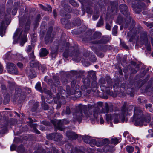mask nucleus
I'll return each mask as SVG.
<instances>
[{"mask_svg":"<svg viewBox=\"0 0 153 153\" xmlns=\"http://www.w3.org/2000/svg\"><path fill=\"white\" fill-rule=\"evenodd\" d=\"M133 120L134 121L136 126H141L143 125L144 121L149 122L150 121V118L147 117L146 118H145L142 111L139 108L136 107L134 108Z\"/></svg>","mask_w":153,"mask_h":153,"instance_id":"nucleus-1","label":"nucleus"},{"mask_svg":"<svg viewBox=\"0 0 153 153\" xmlns=\"http://www.w3.org/2000/svg\"><path fill=\"white\" fill-rule=\"evenodd\" d=\"M127 104L126 102H125L123 106L122 109V113L121 114L118 115L116 114L114 116L115 118L114 120V122L115 123H117L119 122V120L118 119L119 117L120 119H121L122 123H123L125 121L126 115L128 114L129 115H131L132 114V110L133 108V106L132 105H130L128 108H126V106Z\"/></svg>","mask_w":153,"mask_h":153,"instance_id":"nucleus-2","label":"nucleus"},{"mask_svg":"<svg viewBox=\"0 0 153 153\" xmlns=\"http://www.w3.org/2000/svg\"><path fill=\"white\" fill-rule=\"evenodd\" d=\"M106 81L107 83H106L105 79L102 78L100 79L99 82L101 84L100 88L101 91L103 92H105L107 94H109L110 90L112 88V81L110 77H108Z\"/></svg>","mask_w":153,"mask_h":153,"instance_id":"nucleus-3","label":"nucleus"},{"mask_svg":"<svg viewBox=\"0 0 153 153\" xmlns=\"http://www.w3.org/2000/svg\"><path fill=\"white\" fill-rule=\"evenodd\" d=\"M66 91L62 89L59 90V93L61 96L65 98L67 97L68 95H73L74 94L76 97H79L81 96V94L80 91H74V89H71L69 86H66Z\"/></svg>","mask_w":153,"mask_h":153,"instance_id":"nucleus-4","label":"nucleus"},{"mask_svg":"<svg viewBox=\"0 0 153 153\" xmlns=\"http://www.w3.org/2000/svg\"><path fill=\"white\" fill-rule=\"evenodd\" d=\"M86 108V106L85 105H79L76 107V110L75 111V112L73 113V118L75 120H80L83 116L82 110H85Z\"/></svg>","mask_w":153,"mask_h":153,"instance_id":"nucleus-5","label":"nucleus"},{"mask_svg":"<svg viewBox=\"0 0 153 153\" xmlns=\"http://www.w3.org/2000/svg\"><path fill=\"white\" fill-rule=\"evenodd\" d=\"M101 35V33L99 32H95L93 36L90 38L89 40L91 41V42L94 44H99L106 43L107 40L105 38H103L99 41H93L94 40L100 38Z\"/></svg>","mask_w":153,"mask_h":153,"instance_id":"nucleus-6","label":"nucleus"},{"mask_svg":"<svg viewBox=\"0 0 153 153\" xmlns=\"http://www.w3.org/2000/svg\"><path fill=\"white\" fill-rule=\"evenodd\" d=\"M135 0V4H133L132 7L135 12L136 13H139L142 10L145 8L146 6L144 3L142 2L143 0Z\"/></svg>","mask_w":153,"mask_h":153,"instance_id":"nucleus-7","label":"nucleus"},{"mask_svg":"<svg viewBox=\"0 0 153 153\" xmlns=\"http://www.w3.org/2000/svg\"><path fill=\"white\" fill-rule=\"evenodd\" d=\"M51 122L55 126L56 128L62 131H63L64 128L63 125L69 123V121L66 119H64L62 120L54 119L51 120Z\"/></svg>","mask_w":153,"mask_h":153,"instance_id":"nucleus-8","label":"nucleus"},{"mask_svg":"<svg viewBox=\"0 0 153 153\" xmlns=\"http://www.w3.org/2000/svg\"><path fill=\"white\" fill-rule=\"evenodd\" d=\"M140 41V43L142 45H145L148 51H150V44L148 41L147 33L146 32L143 31L141 32Z\"/></svg>","mask_w":153,"mask_h":153,"instance_id":"nucleus-9","label":"nucleus"},{"mask_svg":"<svg viewBox=\"0 0 153 153\" xmlns=\"http://www.w3.org/2000/svg\"><path fill=\"white\" fill-rule=\"evenodd\" d=\"M142 29V28L141 27L139 26L137 29L133 28L128 33L127 35L128 37H130L129 41L131 42L135 36L141 32Z\"/></svg>","mask_w":153,"mask_h":153,"instance_id":"nucleus-10","label":"nucleus"},{"mask_svg":"<svg viewBox=\"0 0 153 153\" xmlns=\"http://www.w3.org/2000/svg\"><path fill=\"white\" fill-rule=\"evenodd\" d=\"M91 79L87 76L83 80L84 85L82 86V90L88 94L90 93L91 90V88L90 87Z\"/></svg>","mask_w":153,"mask_h":153,"instance_id":"nucleus-11","label":"nucleus"},{"mask_svg":"<svg viewBox=\"0 0 153 153\" xmlns=\"http://www.w3.org/2000/svg\"><path fill=\"white\" fill-rule=\"evenodd\" d=\"M11 9L9 8L7 9L6 13L3 12L0 13V23H4L7 21L10 17V13Z\"/></svg>","mask_w":153,"mask_h":153,"instance_id":"nucleus-12","label":"nucleus"},{"mask_svg":"<svg viewBox=\"0 0 153 153\" xmlns=\"http://www.w3.org/2000/svg\"><path fill=\"white\" fill-rule=\"evenodd\" d=\"M6 66L7 69L9 73L15 74L18 73V72L16 65L13 63H7Z\"/></svg>","mask_w":153,"mask_h":153,"instance_id":"nucleus-13","label":"nucleus"},{"mask_svg":"<svg viewBox=\"0 0 153 153\" xmlns=\"http://www.w3.org/2000/svg\"><path fill=\"white\" fill-rule=\"evenodd\" d=\"M47 137L48 140H53L56 141H59L62 139V135L58 133H53L47 135Z\"/></svg>","mask_w":153,"mask_h":153,"instance_id":"nucleus-14","label":"nucleus"},{"mask_svg":"<svg viewBox=\"0 0 153 153\" xmlns=\"http://www.w3.org/2000/svg\"><path fill=\"white\" fill-rule=\"evenodd\" d=\"M53 28L52 27H51L48 29L47 34L45 36V42L47 44L49 42H51L53 41V38L54 36L53 35L51 34Z\"/></svg>","mask_w":153,"mask_h":153,"instance_id":"nucleus-15","label":"nucleus"},{"mask_svg":"<svg viewBox=\"0 0 153 153\" xmlns=\"http://www.w3.org/2000/svg\"><path fill=\"white\" fill-rule=\"evenodd\" d=\"M48 83L51 86H54L56 87L60 85L59 78L57 76H54L52 80L51 79H48Z\"/></svg>","mask_w":153,"mask_h":153,"instance_id":"nucleus-16","label":"nucleus"},{"mask_svg":"<svg viewBox=\"0 0 153 153\" xmlns=\"http://www.w3.org/2000/svg\"><path fill=\"white\" fill-rule=\"evenodd\" d=\"M66 135L69 139L71 140H75L78 137V136L77 134L74 132L71 131H67L66 133Z\"/></svg>","mask_w":153,"mask_h":153,"instance_id":"nucleus-17","label":"nucleus"},{"mask_svg":"<svg viewBox=\"0 0 153 153\" xmlns=\"http://www.w3.org/2000/svg\"><path fill=\"white\" fill-rule=\"evenodd\" d=\"M26 71L28 75L31 78H33L36 76V72L32 68H27Z\"/></svg>","mask_w":153,"mask_h":153,"instance_id":"nucleus-18","label":"nucleus"},{"mask_svg":"<svg viewBox=\"0 0 153 153\" xmlns=\"http://www.w3.org/2000/svg\"><path fill=\"white\" fill-rule=\"evenodd\" d=\"M32 104H33V105L31 109V111H36L39 105V102H34L33 101L31 100L29 102V105H31Z\"/></svg>","mask_w":153,"mask_h":153,"instance_id":"nucleus-19","label":"nucleus"},{"mask_svg":"<svg viewBox=\"0 0 153 153\" xmlns=\"http://www.w3.org/2000/svg\"><path fill=\"white\" fill-rule=\"evenodd\" d=\"M120 12L123 14H128V13H127L128 8L126 5L125 4H122L120 6Z\"/></svg>","mask_w":153,"mask_h":153,"instance_id":"nucleus-20","label":"nucleus"},{"mask_svg":"<svg viewBox=\"0 0 153 153\" xmlns=\"http://www.w3.org/2000/svg\"><path fill=\"white\" fill-rule=\"evenodd\" d=\"M88 75L87 76L92 80H96L95 72L93 70H91L88 72Z\"/></svg>","mask_w":153,"mask_h":153,"instance_id":"nucleus-21","label":"nucleus"},{"mask_svg":"<svg viewBox=\"0 0 153 153\" xmlns=\"http://www.w3.org/2000/svg\"><path fill=\"white\" fill-rule=\"evenodd\" d=\"M30 65L33 68L39 67L40 65L39 62L36 60H32L30 62Z\"/></svg>","mask_w":153,"mask_h":153,"instance_id":"nucleus-22","label":"nucleus"},{"mask_svg":"<svg viewBox=\"0 0 153 153\" xmlns=\"http://www.w3.org/2000/svg\"><path fill=\"white\" fill-rule=\"evenodd\" d=\"M115 150V149L113 146H105L103 149L105 152H112Z\"/></svg>","mask_w":153,"mask_h":153,"instance_id":"nucleus-23","label":"nucleus"},{"mask_svg":"<svg viewBox=\"0 0 153 153\" xmlns=\"http://www.w3.org/2000/svg\"><path fill=\"white\" fill-rule=\"evenodd\" d=\"M64 17L62 18L61 19V23L63 24H65L67 22V19H69L70 18V16L68 14H66L65 15V16H64Z\"/></svg>","mask_w":153,"mask_h":153,"instance_id":"nucleus-24","label":"nucleus"},{"mask_svg":"<svg viewBox=\"0 0 153 153\" xmlns=\"http://www.w3.org/2000/svg\"><path fill=\"white\" fill-rule=\"evenodd\" d=\"M48 53V51L45 48H42L40 51V55L41 56H45Z\"/></svg>","mask_w":153,"mask_h":153,"instance_id":"nucleus-25","label":"nucleus"},{"mask_svg":"<svg viewBox=\"0 0 153 153\" xmlns=\"http://www.w3.org/2000/svg\"><path fill=\"white\" fill-rule=\"evenodd\" d=\"M17 152L19 153H27L23 145H20L18 146L17 148Z\"/></svg>","mask_w":153,"mask_h":153,"instance_id":"nucleus-26","label":"nucleus"},{"mask_svg":"<svg viewBox=\"0 0 153 153\" xmlns=\"http://www.w3.org/2000/svg\"><path fill=\"white\" fill-rule=\"evenodd\" d=\"M102 111L104 113H107L108 112L109 105L108 104H105V107L102 109Z\"/></svg>","mask_w":153,"mask_h":153,"instance_id":"nucleus-27","label":"nucleus"},{"mask_svg":"<svg viewBox=\"0 0 153 153\" xmlns=\"http://www.w3.org/2000/svg\"><path fill=\"white\" fill-rule=\"evenodd\" d=\"M18 7V4L17 3H15L14 4L13 10L12 11V13L13 15H15L16 14L17 10Z\"/></svg>","mask_w":153,"mask_h":153,"instance_id":"nucleus-28","label":"nucleus"},{"mask_svg":"<svg viewBox=\"0 0 153 153\" xmlns=\"http://www.w3.org/2000/svg\"><path fill=\"white\" fill-rule=\"evenodd\" d=\"M119 140L117 138H112L111 140V144H116L119 143Z\"/></svg>","mask_w":153,"mask_h":153,"instance_id":"nucleus-29","label":"nucleus"},{"mask_svg":"<svg viewBox=\"0 0 153 153\" xmlns=\"http://www.w3.org/2000/svg\"><path fill=\"white\" fill-rule=\"evenodd\" d=\"M108 45H105L102 47H100L99 48L100 50L103 52H105L108 48Z\"/></svg>","mask_w":153,"mask_h":153,"instance_id":"nucleus-30","label":"nucleus"},{"mask_svg":"<svg viewBox=\"0 0 153 153\" xmlns=\"http://www.w3.org/2000/svg\"><path fill=\"white\" fill-rule=\"evenodd\" d=\"M5 29L3 26L0 27V35L1 37H3L5 33Z\"/></svg>","mask_w":153,"mask_h":153,"instance_id":"nucleus-31","label":"nucleus"},{"mask_svg":"<svg viewBox=\"0 0 153 153\" xmlns=\"http://www.w3.org/2000/svg\"><path fill=\"white\" fill-rule=\"evenodd\" d=\"M83 140L84 142L86 143H89L91 138L89 136H85L83 137Z\"/></svg>","mask_w":153,"mask_h":153,"instance_id":"nucleus-32","label":"nucleus"},{"mask_svg":"<svg viewBox=\"0 0 153 153\" xmlns=\"http://www.w3.org/2000/svg\"><path fill=\"white\" fill-rule=\"evenodd\" d=\"M88 110L89 113H90V114H92V112H90L92 110L93 111L94 110V106L93 104V105H91L90 104H88Z\"/></svg>","mask_w":153,"mask_h":153,"instance_id":"nucleus-33","label":"nucleus"},{"mask_svg":"<svg viewBox=\"0 0 153 153\" xmlns=\"http://www.w3.org/2000/svg\"><path fill=\"white\" fill-rule=\"evenodd\" d=\"M35 88L37 90L41 92H43L41 88V84L40 83L38 82L36 84L35 86Z\"/></svg>","mask_w":153,"mask_h":153,"instance_id":"nucleus-34","label":"nucleus"},{"mask_svg":"<svg viewBox=\"0 0 153 153\" xmlns=\"http://www.w3.org/2000/svg\"><path fill=\"white\" fill-rule=\"evenodd\" d=\"M144 24L148 27L152 28L153 27V23L151 22H143Z\"/></svg>","mask_w":153,"mask_h":153,"instance_id":"nucleus-35","label":"nucleus"},{"mask_svg":"<svg viewBox=\"0 0 153 153\" xmlns=\"http://www.w3.org/2000/svg\"><path fill=\"white\" fill-rule=\"evenodd\" d=\"M134 149V148L131 146H128L126 147V150L128 153H132Z\"/></svg>","mask_w":153,"mask_h":153,"instance_id":"nucleus-36","label":"nucleus"},{"mask_svg":"<svg viewBox=\"0 0 153 153\" xmlns=\"http://www.w3.org/2000/svg\"><path fill=\"white\" fill-rule=\"evenodd\" d=\"M96 141L94 139H91V138L90 140L89 143L91 146H95L96 144Z\"/></svg>","mask_w":153,"mask_h":153,"instance_id":"nucleus-37","label":"nucleus"},{"mask_svg":"<svg viewBox=\"0 0 153 153\" xmlns=\"http://www.w3.org/2000/svg\"><path fill=\"white\" fill-rule=\"evenodd\" d=\"M21 92V90L19 88H17L15 89V94L16 95H18L19 97L21 95L20 93Z\"/></svg>","mask_w":153,"mask_h":153,"instance_id":"nucleus-38","label":"nucleus"},{"mask_svg":"<svg viewBox=\"0 0 153 153\" xmlns=\"http://www.w3.org/2000/svg\"><path fill=\"white\" fill-rule=\"evenodd\" d=\"M42 108L45 110H46L48 109V105L45 103H42Z\"/></svg>","mask_w":153,"mask_h":153,"instance_id":"nucleus-39","label":"nucleus"},{"mask_svg":"<svg viewBox=\"0 0 153 153\" xmlns=\"http://www.w3.org/2000/svg\"><path fill=\"white\" fill-rule=\"evenodd\" d=\"M103 20L102 18H100L97 24V26L98 27H100L103 25Z\"/></svg>","mask_w":153,"mask_h":153,"instance_id":"nucleus-40","label":"nucleus"},{"mask_svg":"<svg viewBox=\"0 0 153 153\" xmlns=\"http://www.w3.org/2000/svg\"><path fill=\"white\" fill-rule=\"evenodd\" d=\"M33 48L32 45H29L27 49V52L28 53H31L33 51L34 52Z\"/></svg>","mask_w":153,"mask_h":153,"instance_id":"nucleus-41","label":"nucleus"},{"mask_svg":"<svg viewBox=\"0 0 153 153\" xmlns=\"http://www.w3.org/2000/svg\"><path fill=\"white\" fill-rule=\"evenodd\" d=\"M18 59L20 61H23L25 59V58L22 54L17 53L16 55Z\"/></svg>","mask_w":153,"mask_h":153,"instance_id":"nucleus-42","label":"nucleus"},{"mask_svg":"<svg viewBox=\"0 0 153 153\" xmlns=\"http://www.w3.org/2000/svg\"><path fill=\"white\" fill-rule=\"evenodd\" d=\"M70 81V79H67L65 77L63 78L62 79V82L63 84H66L67 83L69 82Z\"/></svg>","mask_w":153,"mask_h":153,"instance_id":"nucleus-43","label":"nucleus"},{"mask_svg":"<svg viewBox=\"0 0 153 153\" xmlns=\"http://www.w3.org/2000/svg\"><path fill=\"white\" fill-rule=\"evenodd\" d=\"M117 27L115 25L113 28L112 31V33L115 36L116 35L117 33Z\"/></svg>","mask_w":153,"mask_h":153,"instance_id":"nucleus-44","label":"nucleus"},{"mask_svg":"<svg viewBox=\"0 0 153 153\" xmlns=\"http://www.w3.org/2000/svg\"><path fill=\"white\" fill-rule=\"evenodd\" d=\"M110 142L109 139H105L102 140L101 143L102 145H105L108 144Z\"/></svg>","mask_w":153,"mask_h":153,"instance_id":"nucleus-45","label":"nucleus"},{"mask_svg":"<svg viewBox=\"0 0 153 153\" xmlns=\"http://www.w3.org/2000/svg\"><path fill=\"white\" fill-rule=\"evenodd\" d=\"M34 52L33 51L31 53H29V57L30 59L32 60H35V56L34 54Z\"/></svg>","mask_w":153,"mask_h":153,"instance_id":"nucleus-46","label":"nucleus"},{"mask_svg":"<svg viewBox=\"0 0 153 153\" xmlns=\"http://www.w3.org/2000/svg\"><path fill=\"white\" fill-rule=\"evenodd\" d=\"M93 80L92 82V88H96L97 87V83L96 81V80Z\"/></svg>","mask_w":153,"mask_h":153,"instance_id":"nucleus-47","label":"nucleus"},{"mask_svg":"<svg viewBox=\"0 0 153 153\" xmlns=\"http://www.w3.org/2000/svg\"><path fill=\"white\" fill-rule=\"evenodd\" d=\"M65 10L67 12H70L71 11V9L70 6L68 5H66L64 7Z\"/></svg>","mask_w":153,"mask_h":153,"instance_id":"nucleus-48","label":"nucleus"},{"mask_svg":"<svg viewBox=\"0 0 153 153\" xmlns=\"http://www.w3.org/2000/svg\"><path fill=\"white\" fill-rule=\"evenodd\" d=\"M122 18L121 16H119L117 19V22L120 25L122 23Z\"/></svg>","mask_w":153,"mask_h":153,"instance_id":"nucleus-49","label":"nucleus"},{"mask_svg":"<svg viewBox=\"0 0 153 153\" xmlns=\"http://www.w3.org/2000/svg\"><path fill=\"white\" fill-rule=\"evenodd\" d=\"M30 126L31 128H33V130H34L36 129L37 125L36 124V123L33 124L31 123L30 124Z\"/></svg>","mask_w":153,"mask_h":153,"instance_id":"nucleus-50","label":"nucleus"},{"mask_svg":"<svg viewBox=\"0 0 153 153\" xmlns=\"http://www.w3.org/2000/svg\"><path fill=\"white\" fill-rule=\"evenodd\" d=\"M38 69L39 70H41L43 72L45 71L46 68L44 66L39 65L38 67Z\"/></svg>","mask_w":153,"mask_h":153,"instance_id":"nucleus-51","label":"nucleus"},{"mask_svg":"<svg viewBox=\"0 0 153 153\" xmlns=\"http://www.w3.org/2000/svg\"><path fill=\"white\" fill-rule=\"evenodd\" d=\"M106 120L108 122H110V121L111 119V116H109V115L106 114L105 115Z\"/></svg>","mask_w":153,"mask_h":153,"instance_id":"nucleus-52","label":"nucleus"},{"mask_svg":"<svg viewBox=\"0 0 153 153\" xmlns=\"http://www.w3.org/2000/svg\"><path fill=\"white\" fill-rule=\"evenodd\" d=\"M99 12H97L96 15H94L93 16V18L94 20L97 19L99 17Z\"/></svg>","mask_w":153,"mask_h":153,"instance_id":"nucleus-53","label":"nucleus"},{"mask_svg":"<svg viewBox=\"0 0 153 153\" xmlns=\"http://www.w3.org/2000/svg\"><path fill=\"white\" fill-rule=\"evenodd\" d=\"M70 113L71 111L69 107L67 106L65 111V114L67 115H69L70 114Z\"/></svg>","mask_w":153,"mask_h":153,"instance_id":"nucleus-54","label":"nucleus"},{"mask_svg":"<svg viewBox=\"0 0 153 153\" xmlns=\"http://www.w3.org/2000/svg\"><path fill=\"white\" fill-rule=\"evenodd\" d=\"M63 56L66 58H67L68 57V51H65L63 53Z\"/></svg>","mask_w":153,"mask_h":153,"instance_id":"nucleus-55","label":"nucleus"},{"mask_svg":"<svg viewBox=\"0 0 153 153\" xmlns=\"http://www.w3.org/2000/svg\"><path fill=\"white\" fill-rule=\"evenodd\" d=\"M70 3L72 5L74 6H77L76 3L75 2L74 0H70Z\"/></svg>","mask_w":153,"mask_h":153,"instance_id":"nucleus-56","label":"nucleus"},{"mask_svg":"<svg viewBox=\"0 0 153 153\" xmlns=\"http://www.w3.org/2000/svg\"><path fill=\"white\" fill-rule=\"evenodd\" d=\"M120 45L122 47L127 49L128 48V47L126 45L125 43L124 42H121L120 44Z\"/></svg>","mask_w":153,"mask_h":153,"instance_id":"nucleus-57","label":"nucleus"},{"mask_svg":"<svg viewBox=\"0 0 153 153\" xmlns=\"http://www.w3.org/2000/svg\"><path fill=\"white\" fill-rule=\"evenodd\" d=\"M42 123L46 126L50 125L51 123L47 121H43L42 122Z\"/></svg>","mask_w":153,"mask_h":153,"instance_id":"nucleus-58","label":"nucleus"},{"mask_svg":"<svg viewBox=\"0 0 153 153\" xmlns=\"http://www.w3.org/2000/svg\"><path fill=\"white\" fill-rule=\"evenodd\" d=\"M24 90L27 92L28 93L30 94L31 92V90L30 88L27 87H25L24 88Z\"/></svg>","mask_w":153,"mask_h":153,"instance_id":"nucleus-59","label":"nucleus"},{"mask_svg":"<svg viewBox=\"0 0 153 153\" xmlns=\"http://www.w3.org/2000/svg\"><path fill=\"white\" fill-rule=\"evenodd\" d=\"M93 51L95 52L97 54V55L101 56L102 57L103 56H104V55L103 54H102V53H99L97 51H95V50H93Z\"/></svg>","mask_w":153,"mask_h":153,"instance_id":"nucleus-60","label":"nucleus"},{"mask_svg":"<svg viewBox=\"0 0 153 153\" xmlns=\"http://www.w3.org/2000/svg\"><path fill=\"white\" fill-rule=\"evenodd\" d=\"M76 84V82L74 81H72L71 83V86L72 88L71 89H74V90L75 89H74V87L75 86Z\"/></svg>","mask_w":153,"mask_h":153,"instance_id":"nucleus-61","label":"nucleus"},{"mask_svg":"<svg viewBox=\"0 0 153 153\" xmlns=\"http://www.w3.org/2000/svg\"><path fill=\"white\" fill-rule=\"evenodd\" d=\"M43 91L44 93L48 94L49 95L51 94V92L49 90H47L46 89V87L43 88Z\"/></svg>","mask_w":153,"mask_h":153,"instance_id":"nucleus-62","label":"nucleus"},{"mask_svg":"<svg viewBox=\"0 0 153 153\" xmlns=\"http://www.w3.org/2000/svg\"><path fill=\"white\" fill-rule=\"evenodd\" d=\"M17 65L20 68H22L23 67V65L22 63L18 62L17 64Z\"/></svg>","mask_w":153,"mask_h":153,"instance_id":"nucleus-63","label":"nucleus"},{"mask_svg":"<svg viewBox=\"0 0 153 153\" xmlns=\"http://www.w3.org/2000/svg\"><path fill=\"white\" fill-rule=\"evenodd\" d=\"M52 150L53 151V153H59L58 150H57L54 147H53Z\"/></svg>","mask_w":153,"mask_h":153,"instance_id":"nucleus-64","label":"nucleus"}]
</instances>
